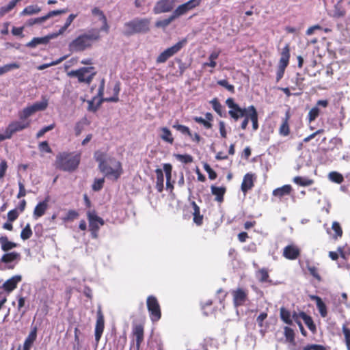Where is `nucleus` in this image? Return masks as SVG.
Returning <instances> with one entry per match:
<instances>
[{"label":"nucleus","mask_w":350,"mask_h":350,"mask_svg":"<svg viewBox=\"0 0 350 350\" xmlns=\"http://www.w3.org/2000/svg\"><path fill=\"white\" fill-rule=\"evenodd\" d=\"M39 150L42 152L51 153L52 149L49 145L47 141H44L38 144Z\"/></svg>","instance_id":"69168bd1"},{"label":"nucleus","mask_w":350,"mask_h":350,"mask_svg":"<svg viewBox=\"0 0 350 350\" xmlns=\"http://www.w3.org/2000/svg\"><path fill=\"white\" fill-rule=\"evenodd\" d=\"M20 68V65L18 63H11L5 64L3 66L0 67V75H2L12 69H17Z\"/></svg>","instance_id":"603ef678"},{"label":"nucleus","mask_w":350,"mask_h":350,"mask_svg":"<svg viewBox=\"0 0 350 350\" xmlns=\"http://www.w3.org/2000/svg\"><path fill=\"white\" fill-rule=\"evenodd\" d=\"M292 187L290 185H285L281 187H278L273 191V195L279 199H282L286 196L291 194Z\"/></svg>","instance_id":"c85d7f7f"},{"label":"nucleus","mask_w":350,"mask_h":350,"mask_svg":"<svg viewBox=\"0 0 350 350\" xmlns=\"http://www.w3.org/2000/svg\"><path fill=\"white\" fill-rule=\"evenodd\" d=\"M332 228L335 232V237L336 238H337L338 237H342L343 232H342V228H341L340 224L338 221H334L332 223Z\"/></svg>","instance_id":"680f3d73"},{"label":"nucleus","mask_w":350,"mask_h":350,"mask_svg":"<svg viewBox=\"0 0 350 350\" xmlns=\"http://www.w3.org/2000/svg\"><path fill=\"white\" fill-rule=\"evenodd\" d=\"M55 124H51L49 126H44L42 129H41L37 133H36V138L39 139L41 137H42L46 132L50 131L53 130L55 128Z\"/></svg>","instance_id":"774afa93"},{"label":"nucleus","mask_w":350,"mask_h":350,"mask_svg":"<svg viewBox=\"0 0 350 350\" xmlns=\"http://www.w3.org/2000/svg\"><path fill=\"white\" fill-rule=\"evenodd\" d=\"M101 172L108 178L118 180L123 172L121 163L116 159H109L105 163L98 165Z\"/></svg>","instance_id":"7ed1b4c3"},{"label":"nucleus","mask_w":350,"mask_h":350,"mask_svg":"<svg viewBox=\"0 0 350 350\" xmlns=\"http://www.w3.org/2000/svg\"><path fill=\"white\" fill-rule=\"evenodd\" d=\"M175 18H176V16L173 12L172 14L168 18L157 21L156 26L158 27H165L169 25Z\"/></svg>","instance_id":"09e8293b"},{"label":"nucleus","mask_w":350,"mask_h":350,"mask_svg":"<svg viewBox=\"0 0 350 350\" xmlns=\"http://www.w3.org/2000/svg\"><path fill=\"white\" fill-rule=\"evenodd\" d=\"M92 13L94 16H98V19L100 21H101L103 23V26L99 29L100 31H104L108 32L109 27L107 24V20L105 15L104 14V12L101 10H100L98 8L95 7L92 10Z\"/></svg>","instance_id":"5701e85b"},{"label":"nucleus","mask_w":350,"mask_h":350,"mask_svg":"<svg viewBox=\"0 0 350 350\" xmlns=\"http://www.w3.org/2000/svg\"><path fill=\"white\" fill-rule=\"evenodd\" d=\"M39 305L37 313L46 316L51 309V306L54 304V292H47L46 290L40 291L39 295Z\"/></svg>","instance_id":"39448f33"},{"label":"nucleus","mask_w":350,"mask_h":350,"mask_svg":"<svg viewBox=\"0 0 350 350\" xmlns=\"http://www.w3.org/2000/svg\"><path fill=\"white\" fill-rule=\"evenodd\" d=\"M76 16H77L74 14H71L69 15L64 26H62L59 29V33H63L68 28V27L71 25V23H72L73 20L76 18Z\"/></svg>","instance_id":"bf43d9fd"},{"label":"nucleus","mask_w":350,"mask_h":350,"mask_svg":"<svg viewBox=\"0 0 350 350\" xmlns=\"http://www.w3.org/2000/svg\"><path fill=\"white\" fill-rule=\"evenodd\" d=\"M157 180H156V189L158 192L161 193L163 190V183L164 176L162 170L157 169L155 170Z\"/></svg>","instance_id":"72a5a7b5"},{"label":"nucleus","mask_w":350,"mask_h":350,"mask_svg":"<svg viewBox=\"0 0 350 350\" xmlns=\"http://www.w3.org/2000/svg\"><path fill=\"white\" fill-rule=\"evenodd\" d=\"M284 336L286 338V340L289 342L290 343H294L295 342V332L294 330L288 327V326H286L284 327Z\"/></svg>","instance_id":"49530a36"},{"label":"nucleus","mask_w":350,"mask_h":350,"mask_svg":"<svg viewBox=\"0 0 350 350\" xmlns=\"http://www.w3.org/2000/svg\"><path fill=\"white\" fill-rule=\"evenodd\" d=\"M173 0H160L155 4L153 12L157 14L170 12L173 8Z\"/></svg>","instance_id":"f3484780"},{"label":"nucleus","mask_w":350,"mask_h":350,"mask_svg":"<svg viewBox=\"0 0 350 350\" xmlns=\"http://www.w3.org/2000/svg\"><path fill=\"white\" fill-rule=\"evenodd\" d=\"M301 317V319H303L304 321V323L308 327V328L310 329V331L313 334L317 333V326L315 323L313 321L312 318L308 315L305 312L301 311V314H299Z\"/></svg>","instance_id":"cd10ccee"},{"label":"nucleus","mask_w":350,"mask_h":350,"mask_svg":"<svg viewBox=\"0 0 350 350\" xmlns=\"http://www.w3.org/2000/svg\"><path fill=\"white\" fill-rule=\"evenodd\" d=\"M113 92V96L105 98H103V100L106 101V102H114V103L119 101L118 95L120 92V83L119 81L116 82V84L114 85Z\"/></svg>","instance_id":"e433bc0d"},{"label":"nucleus","mask_w":350,"mask_h":350,"mask_svg":"<svg viewBox=\"0 0 350 350\" xmlns=\"http://www.w3.org/2000/svg\"><path fill=\"white\" fill-rule=\"evenodd\" d=\"M21 259V254L16 252H12L4 254L1 258V262L4 263H10L14 261H18Z\"/></svg>","instance_id":"7c9ffc66"},{"label":"nucleus","mask_w":350,"mask_h":350,"mask_svg":"<svg viewBox=\"0 0 350 350\" xmlns=\"http://www.w3.org/2000/svg\"><path fill=\"white\" fill-rule=\"evenodd\" d=\"M248 116L252 122L253 130L256 131L258 129V115L256 109L254 105H250L248 107Z\"/></svg>","instance_id":"c756f323"},{"label":"nucleus","mask_w":350,"mask_h":350,"mask_svg":"<svg viewBox=\"0 0 350 350\" xmlns=\"http://www.w3.org/2000/svg\"><path fill=\"white\" fill-rule=\"evenodd\" d=\"M202 0H189V1L178 5L173 12L176 18L187 14L189 11L198 7Z\"/></svg>","instance_id":"2eb2a0df"},{"label":"nucleus","mask_w":350,"mask_h":350,"mask_svg":"<svg viewBox=\"0 0 350 350\" xmlns=\"http://www.w3.org/2000/svg\"><path fill=\"white\" fill-rule=\"evenodd\" d=\"M293 182L302 187H307L314 183V180L303 176H295L293 178Z\"/></svg>","instance_id":"4c0bfd02"},{"label":"nucleus","mask_w":350,"mask_h":350,"mask_svg":"<svg viewBox=\"0 0 350 350\" xmlns=\"http://www.w3.org/2000/svg\"><path fill=\"white\" fill-rule=\"evenodd\" d=\"M304 81V78L302 77L299 73H297L296 77L295 79V86L291 87V89L293 90H295L297 88L300 91H302L305 88Z\"/></svg>","instance_id":"c03bdc74"},{"label":"nucleus","mask_w":350,"mask_h":350,"mask_svg":"<svg viewBox=\"0 0 350 350\" xmlns=\"http://www.w3.org/2000/svg\"><path fill=\"white\" fill-rule=\"evenodd\" d=\"M204 170L208 173V178L211 180H215L217 178V173L211 167V166L205 163L203 165Z\"/></svg>","instance_id":"0e129e2a"},{"label":"nucleus","mask_w":350,"mask_h":350,"mask_svg":"<svg viewBox=\"0 0 350 350\" xmlns=\"http://www.w3.org/2000/svg\"><path fill=\"white\" fill-rule=\"evenodd\" d=\"M320 110L317 106L312 107L308 112V119L310 122L316 120L319 116Z\"/></svg>","instance_id":"6e6d98bb"},{"label":"nucleus","mask_w":350,"mask_h":350,"mask_svg":"<svg viewBox=\"0 0 350 350\" xmlns=\"http://www.w3.org/2000/svg\"><path fill=\"white\" fill-rule=\"evenodd\" d=\"M307 269L311 275H312L317 281H321V277L319 273V269L310 264H307Z\"/></svg>","instance_id":"3c124183"},{"label":"nucleus","mask_w":350,"mask_h":350,"mask_svg":"<svg viewBox=\"0 0 350 350\" xmlns=\"http://www.w3.org/2000/svg\"><path fill=\"white\" fill-rule=\"evenodd\" d=\"M161 131L162 132L160 135L161 139L165 142L172 144L174 139L170 130L167 127H162L161 128Z\"/></svg>","instance_id":"c9c22d12"},{"label":"nucleus","mask_w":350,"mask_h":350,"mask_svg":"<svg viewBox=\"0 0 350 350\" xmlns=\"http://www.w3.org/2000/svg\"><path fill=\"white\" fill-rule=\"evenodd\" d=\"M193 120L197 123L202 124L204 126V127L207 129H210L213 126V124H211V122H209L208 121L206 120L205 119H204L202 117H198V116L194 117Z\"/></svg>","instance_id":"e2e57ef3"},{"label":"nucleus","mask_w":350,"mask_h":350,"mask_svg":"<svg viewBox=\"0 0 350 350\" xmlns=\"http://www.w3.org/2000/svg\"><path fill=\"white\" fill-rule=\"evenodd\" d=\"M48 107V100L44 99L41 102H36L31 106L27 107L19 113L21 120H25L38 111H43Z\"/></svg>","instance_id":"f8f14e48"},{"label":"nucleus","mask_w":350,"mask_h":350,"mask_svg":"<svg viewBox=\"0 0 350 350\" xmlns=\"http://www.w3.org/2000/svg\"><path fill=\"white\" fill-rule=\"evenodd\" d=\"M291 119V113L289 111H287L285 113L284 118L282 120V123L279 127L278 133L282 137H286L289 135L291 133L289 120Z\"/></svg>","instance_id":"6ab92c4d"},{"label":"nucleus","mask_w":350,"mask_h":350,"mask_svg":"<svg viewBox=\"0 0 350 350\" xmlns=\"http://www.w3.org/2000/svg\"><path fill=\"white\" fill-rule=\"evenodd\" d=\"M22 280V277L20 275H16L12 277L11 278L6 280L2 288L8 293L13 291L16 287L18 284Z\"/></svg>","instance_id":"412c9836"},{"label":"nucleus","mask_w":350,"mask_h":350,"mask_svg":"<svg viewBox=\"0 0 350 350\" xmlns=\"http://www.w3.org/2000/svg\"><path fill=\"white\" fill-rule=\"evenodd\" d=\"M104 183V178L95 179L92 185V189L95 191H100L103 187Z\"/></svg>","instance_id":"338daca9"},{"label":"nucleus","mask_w":350,"mask_h":350,"mask_svg":"<svg viewBox=\"0 0 350 350\" xmlns=\"http://www.w3.org/2000/svg\"><path fill=\"white\" fill-rule=\"evenodd\" d=\"M48 208V200L45 199L42 202H39L35 207L33 211V217L37 219L44 215Z\"/></svg>","instance_id":"bb28decb"},{"label":"nucleus","mask_w":350,"mask_h":350,"mask_svg":"<svg viewBox=\"0 0 350 350\" xmlns=\"http://www.w3.org/2000/svg\"><path fill=\"white\" fill-rule=\"evenodd\" d=\"M329 178L331 181L337 184H340L344 181L343 176L337 172H330L329 174Z\"/></svg>","instance_id":"8fccbe9b"},{"label":"nucleus","mask_w":350,"mask_h":350,"mask_svg":"<svg viewBox=\"0 0 350 350\" xmlns=\"http://www.w3.org/2000/svg\"><path fill=\"white\" fill-rule=\"evenodd\" d=\"M310 299L315 301L317 308L320 313V315L325 318L327 316V310L325 304L323 302L322 299L317 295H310Z\"/></svg>","instance_id":"a878e982"},{"label":"nucleus","mask_w":350,"mask_h":350,"mask_svg":"<svg viewBox=\"0 0 350 350\" xmlns=\"http://www.w3.org/2000/svg\"><path fill=\"white\" fill-rule=\"evenodd\" d=\"M210 103L212 105L214 111L221 117L225 116V114L223 113V106L219 103L217 98H213L210 101Z\"/></svg>","instance_id":"ea45409f"},{"label":"nucleus","mask_w":350,"mask_h":350,"mask_svg":"<svg viewBox=\"0 0 350 350\" xmlns=\"http://www.w3.org/2000/svg\"><path fill=\"white\" fill-rule=\"evenodd\" d=\"M65 12H66V10H64L51 11L47 14H46L45 16L34 18L35 23L36 24L43 23L44 22H45L49 18H51V17H53L54 16H57V15H59V14H63V13H65Z\"/></svg>","instance_id":"473e14b6"},{"label":"nucleus","mask_w":350,"mask_h":350,"mask_svg":"<svg viewBox=\"0 0 350 350\" xmlns=\"http://www.w3.org/2000/svg\"><path fill=\"white\" fill-rule=\"evenodd\" d=\"M280 315L282 321L287 325H293V320L291 319V314L289 310L286 309L284 307H282L280 309Z\"/></svg>","instance_id":"f704fd0d"},{"label":"nucleus","mask_w":350,"mask_h":350,"mask_svg":"<svg viewBox=\"0 0 350 350\" xmlns=\"http://www.w3.org/2000/svg\"><path fill=\"white\" fill-rule=\"evenodd\" d=\"M0 244L1 250L4 252H8L17 247V244L10 241L6 236L0 237Z\"/></svg>","instance_id":"2f4dec72"},{"label":"nucleus","mask_w":350,"mask_h":350,"mask_svg":"<svg viewBox=\"0 0 350 350\" xmlns=\"http://www.w3.org/2000/svg\"><path fill=\"white\" fill-rule=\"evenodd\" d=\"M187 42V39L184 38L178 41L171 47L166 49L157 57V64H163L166 62L167 59L178 53L186 45Z\"/></svg>","instance_id":"0eeeda50"},{"label":"nucleus","mask_w":350,"mask_h":350,"mask_svg":"<svg viewBox=\"0 0 350 350\" xmlns=\"http://www.w3.org/2000/svg\"><path fill=\"white\" fill-rule=\"evenodd\" d=\"M48 42V38L44 37L41 38H33L29 42L27 43V46L31 48H34L38 44H46Z\"/></svg>","instance_id":"a19ab883"},{"label":"nucleus","mask_w":350,"mask_h":350,"mask_svg":"<svg viewBox=\"0 0 350 350\" xmlns=\"http://www.w3.org/2000/svg\"><path fill=\"white\" fill-rule=\"evenodd\" d=\"M211 193L215 196V200L217 202L221 203L224 200V195L226 192L225 187H217L212 185L211 187Z\"/></svg>","instance_id":"393cba45"},{"label":"nucleus","mask_w":350,"mask_h":350,"mask_svg":"<svg viewBox=\"0 0 350 350\" xmlns=\"http://www.w3.org/2000/svg\"><path fill=\"white\" fill-rule=\"evenodd\" d=\"M40 11L41 8L36 5H29L21 12V15H32L38 14Z\"/></svg>","instance_id":"79ce46f5"},{"label":"nucleus","mask_w":350,"mask_h":350,"mask_svg":"<svg viewBox=\"0 0 350 350\" xmlns=\"http://www.w3.org/2000/svg\"><path fill=\"white\" fill-rule=\"evenodd\" d=\"M342 331L345 338V342L347 350H350V328L347 327V323H345L342 326Z\"/></svg>","instance_id":"37998d69"},{"label":"nucleus","mask_w":350,"mask_h":350,"mask_svg":"<svg viewBox=\"0 0 350 350\" xmlns=\"http://www.w3.org/2000/svg\"><path fill=\"white\" fill-rule=\"evenodd\" d=\"M87 217L89 222V230L91 232L92 237L96 239L100 227L105 224L103 218L98 216L95 211H88Z\"/></svg>","instance_id":"6e6552de"},{"label":"nucleus","mask_w":350,"mask_h":350,"mask_svg":"<svg viewBox=\"0 0 350 350\" xmlns=\"http://www.w3.org/2000/svg\"><path fill=\"white\" fill-rule=\"evenodd\" d=\"M146 306L151 321H158L161 317V310L157 297L153 295L148 296L146 299Z\"/></svg>","instance_id":"1a4fd4ad"},{"label":"nucleus","mask_w":350,"mask_h":350,"mask_svg":"<svg viewBox=\"0 0 350 350\" xmlns=\"http://www.w3.org/2000/svg\"><path fill=\"white\" fill-rule=\"evenodd\" d=\"M37 332L38 328L36 326L31 327V331L23 343V350H30L36 340Z\"/></svg>","instance_id":"4be33fe9"},{"label":"nucleus","mask_w":350,"mask_h":350,"mask_svg":"<svg viewBox=\"0 0 350 350\" xmlns=\"http://www.w3.org/2000/svg\"><path fill=\"white\" fill-rule=\"evenodd\" d=\"M81 159L79 152H60L55 157L54 166L60 171L72 173L78 169Z\"/></svg>","instance_id":"f257e3e1"},{"label":"nucleus","mask_w":350,"mask_h":350,"mask_svg":"<svg viewBox=\"0 0 350 350\" xmlns=\"http://www.w3.org/2000/svg\"><path fill=\"white\" fill-rule=\"evenodd\" d=\"M132 343L135 345V350H140L141 345L144 338V327L142 324H137L133 327L132 329Z\"/></svg>","instance_id":"ddd939ff"},{"label":"nucleus","mask_w":350,"mask_h":350,"mask_svg":"<svg viewBox=\"0 0 350 350\" xmlns=\"http://www.w3.org/2000/svg\"><path fill=\"white\" fill-rule=\"evenodd\" d=\"M258 280L260 282H268L269 275V273H268L267 270L265 268L260 269L258 271Z\"/></svg>","instance_id":"13d9d810"},{"label":"nucleus","mask_w":350,"mask_h":350,"mask_svg":"<svg viewBox=\"0 0 350 350\" xmlns=\"http://www.w3.org/2000/svg\"><path fill=\"white\" fill-rule=\"evenodd\" d=\"M290 59V47L289 44H286L282 49L281 52V57L276 72V81L278 82L284 76L285 70L289 64Z\"/></svg>","instance_id":"9b49d317"},{"label":"nucleus","mask_w":350,"mask_h":350,"mask_svg":"<svg viewBox=\"0 0 350 350\" xmlns=\"http://www.w3.org/2000/svg\"><path fill=\"white\" fill-rule=\"evenodd\" d=\"M345 14L346 11L345 8L340 4V3H337L334 8L333 16L335 18H341L345 16Z\"/></svg>","instance_id":"de8ad7c7"},{"label":"nucleus","mask_w":350,"mask_h":350,"mask_svg":"<svg viewBox=\"0 0 350 350\" xmlns=\"http://www.w3.org/2000/svg\"><path fill=\"white\" fill-rule=\"evenodd\" d=\"M226 105L230 109L228 111L230 117L234 121H237L239 119L246 116L247 113H249L248 107L241 108L234 102V100L232 98H227L226 100Z\"/></svg>","instance_id":"9d476101"},{"label":"nucleus","mask_w":350,"mask_h":350,"mask_svg":"<svg viewBox=\"0 0 350 350\" xmlns=\"http://www.w3.org/2000/svg\"><path fill=\"white\" fill-rule=\"evenodd\" d=\"M172 127L180 132L182 134L187 135L189 137H193V133L191 132L189 128L187 126L179 124L178 123L174 124Z\"/></svg>","instance_id":"a18cd8bd"},{"label":"nucleus","mask_w":350,"mask_h":350,"mask_svg":"<svg viewBox=\"0 0 350 350\" xmlns=\"http://www.w3.org/2000/svg\"><path fill=\"white\" fill-rule=\"evenodd\" d=\"M79 213L75 210H69L65 217H63V221L64 222L72 221L75 219H77L79 217Z\"/></svg>","instance_id":"5fc2aeb1"},{"label":"nucleus","mask_w":350,"mask_h":350,"mask_svg":"<svg viewBox=\"0 0 350 350\" xmlns=\"http://www.w3.org/2000/svg\"><path fill=\"white\" fill-rule=\"evenodd\" d=\"M150 21L148 18H136L124 24V35L131 36L135 33H146L149 31Z\"/></svg>","instance_id":"20e7f679"},{"label":"nucleus","mask_w":350,"mask_h":350,"mask_svg":"<svg viewBox=\"0 0 350 350\" xmlns=\"http://www.w3.org/2000/svg\"><path fill=\"white\" fill-rule=\"evenodd\" d=\"M176 158L183 163H190L193 161V157L190 154H176Z\"/></svg>","instance_id":"052dcab7"},{"label":"nucleus","mask_w":350,"mask_h":350,"mask_svg":"<svg viewBox=\"0 0 350 350\" xmlns=\"http://www.w3.org/2000/svg\"><path fill=\"white\" fill-rule=\"evenodd\" d=\"M254 174L251 173H247L243 179L241 183V190L244 193H246L254 187Z\"/></svg>","instance_id":"b1692460"},{"label":"nucleus","mask_w":350,"mask_h":350,"mask_svg":"<svg viewBox=\"0 0 350 350\" xmlns=\"http://www.w3.org/2000/svg\"><path fill=\"white\" fill-rule=\"evenodd\" d=\"M94 69V67H81L75 70H70L67 75L70 77H77L79 83L89 85L96 75V72H93Z\"/></svg>","instance_id":"423d86ee"},{"label":"nucleus","mask_w":350,"mask_h":350,"mask_svg":"<svg viewBox=\"0 0 350 350\" xmlns=\"http://www.w3.org/2000/svg\"><path fill=\"white\" fill-rule=\"evenodd\" d=\"M100 38V30L93 29L88 33L77 36L69 44V50L71 52H81L90 48L94 42L98 41Z\"/></svg>","instance_id":"f03ea898"},{"label":"nucleus","mask_w":350,"mask_h":350,"mask_svg":"<svg viewBox=\"0 0 350 350\" xmlns=\"http://www.w3.org/2000/svg\"><path fill=\"white\" fill-rule=\"evenodd\" d=\"M220 54V51L212 52L208 57V62H205L203 64L204 67L215 68L217 66L216 59Z\"/></svg>","instance_id":"58836bf2"},{"label":"nucleus","mask_w":350,"mask_h":350,"mask_svg":"<svg viewBox=\"0 0 350 350\" xmlns=\"http://www.w3.org/2000/svg\"><path fill=\"white\" fill-rule=\"evenodd\" d=\"M30 126V122L27 121L26 122H23L21 121H12L11 122L8 126L6 127L9 133L12 135L19 131H21Z\"/></svg>","instance_id":"a211bd4d"},{"label":"nucleus","mask_w":350,"mask_h":350,"mask_svg":"<svg viewBox=\"0 0 350 350\" xmlns=\"http://www.w3.org/2000/svg\"><path fill=\"white\" fill-rule=\"evenodd\" d=\"M233 298V304L235 307L245 305L248 300V291L243 288H237L231 292Z\"/></svg>","instance_id":"4468645a"},{"label":"nucleus","mask_w":350,"mask_h":350,"mask_svg":"<svg viewBox=\"0 0 350 350\" xmlns=\"http://www.w3.org/2000/svg\"><path fill=\"white\" fill-rule=\"evenodd\" d=\"M217 83L219 85L224 87L230 93L234 94L235 92L234 86L232 84H230L226 79L219 80Z\"/></svg>","instance_id":"4d7b16f0"},{"label":"nucleus","mask_w":350,"mask_h":350,"mask_svg":"<svg viewBox=\"0 0 350 350\" xmlns=\"http://www.w3.org/2000/svg\"><path fill=\"white\" fill-rule=\"evenodd\" d=\"M32 230L29 224H27L21 232V238L23 240L29 239L32 236Z\"/></svg>","instance_id":"864d4df0"},{"label":"nucleus","mask_w":350,"mask_h":350,"mask_svg":"<svg viewBox=\"0 0 350 350\" xmlns=\"http://www.w3.org/2000/svg\"><path fill=\"white\" fill-rule=\"evenodd\" d=\"M300 255V250L295 245H288L283 250V256L288 260H295Z\"/></svg>","instance_id":"aec40b11"},{"label":"nucleus","mask_w":350,"mask_h":350,"mask_svg":"<svg viewBox=\"0 0 350 350\" xmlns=\"http://www.w3.org/2000/svg\"><path fill=\"white\" fill-rule=\"evenodd\" d=\"M105 328L104 315L100 309L98 310L96 314V321L95 325V340L98 344L100 340Z\"/></svg>","instance_id":"dca6fc26"}]
</instances>
